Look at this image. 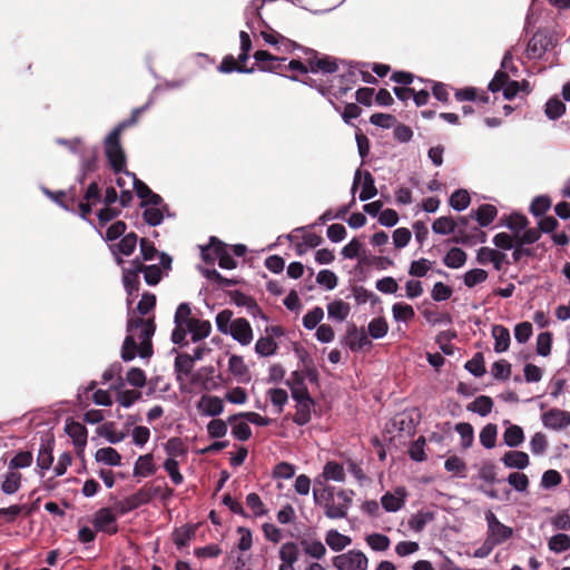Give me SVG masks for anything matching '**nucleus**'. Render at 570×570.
I'll return each instance as SVG.
<instances>
[{
  "label": "nucleus",
  "mask_w": 570,
  "mask_h": 570,
  "mask_svg": "<svg viewBox=\"0 0 570 570\" xmlns=\"http://www.w3.org/2000/svg\"><path fill=\"white\" fill-rule=\"evenodd\" d=\"M122 271V283L129 296L139 289V274L144 273L148 285H156L171 268L173 258L166 252H140L139 256L127 259L134 252H112Z\"/></svg>",
  "instance_id": "f257e3e1"
},
{
  "label": "nucleus",
  "mask_w": 570,
  "mask_h": 570,
  "mask_svg": "<svg viewBox=\"0 0 570 570\" xmlns=\"http://www.w3.org/2000/svg\"><path fill=\"white\" fill-rule=\"evenodd\" d=\"M156 326L153 318L144 320L131 315L127 323V336L125 337L121 358L125 362L132 361L138 354L141 358H148L153 354L151 337Z\"/></svg>",
  "instance_id": "f03ea898"
},
{
  "label": "nucleus",
  "mask_w": 570,
  "mask_h": 570,
  "mask_svg": "<svg viewBox=\"0 0 570 570\" xmlns=\"http://www.w3.org/2000/svg\"><path fill=\"white\" fill-rule=\"evenodd\" d=\"M500 224L511 233H499L494 236V244L499 249H523L540 238V230L529 227V219L521 213H511L500 218Z\"/></svg>",
  "instance_id": "7ed1b4c3"
},
{
  "label": "nucleus",
  "mask_w": 570,
  "mask_h": 570,
  "mask_svg": "<svg viewBox=\"0 0 570 570\" xmlns=\"http://www.w3.org/2000/svg\"><path fill=\"white\" fill-rule=\"evenodd\" d=\"M217 330L230 335L235 341L242 345H248L253 341V330L246 318H233V313L229 309L219 312L216 316Z\"/></svg>",
  "instance_id": "20e7f679"
},
{
  "label": "nucleus",
  "mask_w": 570,
  "mask_h": 570,
  "mask_svg": "<svg viewBox=\"0 0 570 570\" xmlns=\"http://www.w3.org/2000/svg\"><path fill=\"white\" fill-rule=\"evenodd\" d=\"M323 237L316 234L312 227H299L292 230L286 236H279L276 243L267 246L266 249H273L275 246H293L295 249H314L322 245Z\"/></svg>",
  "instance_id": "39448f33"
},
{
  "label": "nucleus",
  "mask_w": 570,
  "mask_h": 570,
  "mask_svg": "<svg viewBox=\"0 0 570 570\" xmlns=\"http://www.w3.org/2000/svg\"><path fill=\"white\" fill-rule=\"evenodd\" d=\"M326 493L324 503V513L328 519H344L347 515L352 504L353 491L340 490L336 493L337 502L334 499L333 488H325Z\"/></svg>",
  "instance_id": "423d86ee"
},
{
  "label": "nucleus",
  "mask_w": 570,
  "mask_h": 570,
  "mask_svg": "<svg viewBox=\"0 0 570 570\" xmlns=\"http://www.w3.org/2000/svg\"><path fill=\"white\" fill-rule=\"evenodd\" d=\"M455 222L456 229L452 238L453 243L469 247L485 243L487 234L478 226L471 225L470 217L460 216Z\"/></svg>",
  "instance_id": "0eeeda50"
},
{
  "label": "nucleus",
  "mask_w": 570,
  "mask_h": 570,
  "mask_svg": "<svg viewBox=\"0 0 570 570\" xmlns=\"http://www.w3.org/2000/svg\"><path fill=\"white\" fill-rule=\"evenodd\" d=\"M119 136L116 132H109L105 138L104 147L107 161L115 174L126 170V154L121 146Z\"/></svg>",
  "instance_id": "6e6552de"
},
{
  "label": "nucleus",
  "mask_w": 570,
  "mask_h": 570,
  "mask_svg": "<svg viewBox=\"0 0 570 570\" xmlns=\"http://www.w3.org/2000/svg\"><path fill=\"white\" fill-rule=\"evenodd\" d=\"M190 314L191 309L188 303H181L178 305L174 316L175 328L171 333V342L174 344H186L187 327L196 320L195 317H191Z\"/></svg>",
  "instance_id": "1a4fd4ad"
},
{
  "label": "nucleus",
  "mask_w": 570,
  "mask_h": 570,
  "mask_svg": "<svg viewBox=\"0 0 570 570\" xmlns=\"http://www.w3.org/2000/svg\"><path fill=\"white\" fill-rule=\"evenodd\" d=\"M485 521L488 524L487 539L494 547L502 544L512 537V528L500 522L492 511L485 513Z\"/></svg>",
  "instance_id": "9d476101"
},
{
  "label": "nucleus",
  "mask_w": 570,
  "mask_h": 570,
  "mask_svg": "<svg viewBox=\"0 0 570 570\" xmlns=\"http://www.w3.org/2000/svg\"><path fill=\"white\" fill-rule=\"evenodd\" d=\"M306 56V62L311 72L334 73L338 70L335 58L330 56H320L318 52L311 48H299Z\"/></svg>",
  "instance_id": "9b49d317"
},
{
  "label": "nucleus",
  "mask_w": 570,
  "mask_h": 570,
  "mask_svg": "<svg viewBox=\"0 0 570 570\" xmlns=\"http://www.w3.org/2000/svg\"><path fill=\"white\" fill-rule=\"evenodd\" d=\"M333 566L337 570H366L367 557L360 550H350L333 558Z\"/></svg>",
  "instance_id": "f8f14e48"
},
{
  "label": "nucleus",
  "mask_w": 570,
  "mask_h": 570,
  "mask_svg": "<svg viewBox=\"0 0 570 570\" xmlns=\"http://www.w3.org/2000/svg\"><path fill=\"white\" fill-rule=\"evenodd\" d=\"M203 266L215 268V264L223 269H234L237 267V261L230 252H200Z\"/></svg>",
  "instance_id": "ddd939ff"
},
{
  "label": "nucleus",
  "mask_w": 570,
  "mask_h": 570,
  "mask_svg": "<svg viewBox=\"0 0 570 570\" xmlns=\"http://www.w3.org/2000/svg\"><path fill=\"white\" fill-rule=\"evenodd\" d=\"M559 226V222L553 216H542L538 222L537 230L542 233L551 234V238L557 246H566L569 243V236L566 232L557 233L556 229Z\"/></svg>",
  "instance_id": "4468645a"
},
{
  "label": "nucleus",
  "mask_w": 570,
  "mask_h": 570,
  "mask_svg": "<svg viewBox=\"0 0 570 570\" xmlns=\"http://www.w3.org/2000/svg\"><path fill=\"white\" fill-rule=\"evenodd\" d=\"M344 341L353 352L362 351L372 345L365 330L363 327L358 328L354 324L347 327Z\"/></svg>",
  "instance_id": "2eb2a0df"
},
{
  "label": "nucleus",
  "mask_w": 570,
  "mask_h": 570,
  "mask_svg": "<svg viewBox=\"0 0 570 570\" xmlns=\"http://www.w3.org/2000/svg\"><path fill=\"white\" fill-rule=\"evenodd\" d=\"M542 424L550 430L560 431L570 426V412L551 409L542 414Z\"/></svg>",
  "instance_id": "dca6fc26"
},
{
  "label": "nucleus",
  "mask_w": 570,
  "mask_h": 570,
  "mask_svg": "<svg viewBox=\"0 0 570 570\" xmlns=\"http://www.w3.org/2000/svg\"><path fill=\"white\" fill-rule=\"evenodd\" d=\"M362 177H363V186H362V190L360 194V199L362 202H365V200H368V199L375 197L377 194V189L375 187V180H374L373 175L367 170L362 173L360 169H357L355 173V176H354L352 191L356 190L357 186L361 183Z\"/></svg>",
  "instance_id": "f3484780"
},
{
  "label": "nucleus",
  "mask_w": 570,
  "mask_h": 570,
  "mask_svg": "<svg viewBox=\"0 0 570 570\" xmlns=\"http://www.w3.org/2000/svg\"><path fill=\"white\" fill-rule=\"evenodd\" d=\"M197 409L202 415L215 417L224 412V402L216 395H203Z\"/></svg>",
  "instance_id": "a211bd4d"
},
{
  "label": "nucleus",
  "mask_w": 570,
  "mask_h": 570,
  "mask_svg": "<svg viewBox=\"0 0 570 570\" xmlns=\"http://www.w3.org/2000/svg\"><path fill=\"white\" fill-rule=\"evenodd\" d=\"M94 523L98 531L109 534L117 532L116 515L108 508H102L96 512Z\"/></svg>",
  "instance_id": "6ab92c4d"
},
{
  "label": "nucleus",
  "mask_w": 570,
  "mask_h": 570,
  "mask_svg": "<svg viewBox=\"0 0 570 570\" xmlns=\"http://www.w3.org/2000/svg\"><path fill=\"white\" fill-rule=\"evenodd\" d=\"M261 36L265 42L272 46L282 45L285 51H292L294 49L302 48V46L282 36L281 33L272 29L269 26H266V29L261 31Z\"/></svg>",
  "instance_id": "aec40b11"
},
{
  "label": "nucleus",
  "mask_w": 570,
  "mask_h": 570,
  "mask_svg": "<svg viewBox=\"0 0 570 570\" xmlns=\"http://www.w3.org/2000/svg\"><path fill=\"white\" fill-rule=\"evenodd\" d=\"M550 45L549 38L542 32H535L528 42L527 53L530 59L541 58Z\"/></svg>",
  "instance_id": "412c9836"
},
{
  "label": "nucleus",
  "mask_w": 570,
  "mask_h": 570,
  "mask_svg": "<svg viewBox=\"0 0 570 570\" xmlns=\"http://www.w3.org/2000/svg\"><path fill=\"white\" fill-rule=\"evenodd\" d=\"M406 491L404 488H397L394 493H385L381 498L382 507L387 512H396L402 509L405 503Z\"/></svg>",
  "instance_id": "4be33fe9"
},
{
  "label": "nucleus",
  "mask_w": 570,
  "mask_h": 570,
  "mask_svg": "<svg viewBox=\"0 0 570 570\" xmlns=\"http://www.w3.org/2000/svg\"><path fill=\"white\" fill-rule=\"evenodd\" d=\"M505 431L503 433V442L509 448H518L524 441V433L521 426L512 424L509 420L503 422Z\"/></svg>",
  "instance_id": "5701e85b"
},
{
  "label": "nucleus",
  "mask_w": 570,
  "mask_h": 570,
  "mask_svg": "<svg viewBox=\"0 0 570 570\" xmlns=\"http://www.w3.org/2000/svg\"><path fill=\"white\" fill-rule=\"evenodd\" d=\"M239 419H244L242 413L230 415L227 422L232 425V434L239 441H246L250 438L252 430L246 420L239 421Z\"/></svg>",
  "instance_id": "b1692460"
},
{
  "label": "nucleus",
  "mask_w": 570,
  "mask_h": 570,
  "mask_svg": "<svg viewBox=\"0 0 570 570\" xmlns=\"http://www.w3.org/2000/svg\"><path fill=\"white\" fill-rule=\"evenodd\" d=\"M501 461L505 468L517 470H523L530 463L529 455L522 451H509L502 456Z\"/></svg>",
  "instance_id": "393cba45"
},
{
  "label": "nucleus",
  "mask_w": 570,
  "mask_h": 570,
  "mask_svg": "<svg viewBox=\"0 0 570 570\" xmlns=\"http://www.w3.org/2000/svg\"><path fill=\"white\" fill-rule=\"evenodd\" d=\"M196 268L205 278L217 284L220 287H230V286H235L237 284L236 279L222 276L216 271V268H212L209 266H203V265H197Z\"/></svg>",
  "instance_id": "a878e982"
},
{
  "label": "nucleus",
  "mask_w": 570,
  "mask_h": 570,
  "mask_svg": "<svg viewBox=\"0 0 570 570\" xmlns=\"http://www.w3.org/2000/svg\"><path fill=\"white\" fill-rule=\"evenodd\" d=\"M313 406V399H305L296 402V413L293 416L294 423L297 425H306L311 421Z\"/></svg>",
  "instance_id": "bb28decb"
},
{
  "label": "nucleus",
  "mask_w": 570,
  "mask_h": 570,
  "mask_svg": "<svg viewBox=\"0 0 570 570\" xmlns=\"http://www.w3.org/2000/svg\"><path fill=\"white\" fill-rule=\"evenodd\" d=\"M492 336L494 338V351L497 353L505 352L510 346V332L503 325H494L492 327Z\"/></svg>",
  "instance_id": "cd10ccee"
},
{
  "label": "nucleus",
  "mask_w": 570,
  "mask_h": 570,
  "mask_svg": "<svg viewBox=\"0 0 570 570\" xmlns=\"http://www.w3.org/2000/svg\"><path fill=\"white\" fill-rule=\"evenodd\" d=\"M350 312V304L342 299H335L327 305L328 317L337 322L345 321L348 317Z\"/></svg>",
  "instance_id": "c85d7f7f"
},
{
  "label": "nucleus",
  "mask_w": 570,
  "mask_h": 570,
  "mask_svg": "<svg viewBox=\"0 0 570 570\" xmlns=\"http://www.w3.org/2000/svg\"><path fill=\"white\" fill-rule=\"evenodd\" d=\"M156 472L153 454L140 455L134 466V475L146 478Z\"/></svg>",
  "instance_id": "c756f323"
},
{
  "label": "nucleus",
  "mask_w": 570,
  "mask_h": 570,
  "mask_svg": "<svg viewBox=\"0 0 570 570\" xmlns=\"http://www.w3.org/2000/svg\"><path fill=\"white\" fill-rule=\"evenodd\" d=\"M212 332V325L208 321H203L196 318L191 324L187 327V333L191 335L193 342H199L206 338Z\"/></svg>",
  "instance_id": "7c9ffc66"
},
{
  "label": "nucleus",
  "mask_w": 570,
  "mask_h": 570,
  "mask_svg": "<svg viewBox=\"0 0 570 570\" xmlns=\"http://www.w3.org/2000/svg\"><path fill=\"white\" fill-rule=\"evenodd\" d=\"M228 368L239 382L248 381V367L242 356L232 355L228 361Z\"/></svg>",
  "instance_id": "2f4dec72"
},
{
  "label": "nucleus",
  "mask_w": 570,
  "mask_h": 570,
  "mask_svg": "<svg viewBox=\"0 0 570 570\" xmlns=\"http://www.w3.org/2000/svg\"><path fill=\"white\" fill-rule=\"evenodd\" d=\"M194 368V358L188 354H178L175 358V372L178 381L187 377Z\"/></svg>",
  "instance_id": "473e14b6"
},
{
  "label": "nucleus",
  "mask_w": 570,
  "mask_h": 570,
  "mask_svg": "<svg viewBox=\"0 0 570 570\" xmlns=\"http://www.w3.org/2000/svg\"><path fill=\"white\" fill-rule=\"evenodd\" d=\"M65 430L77 446H83L86 444L87 430L81 423L75 421L68 422Z\"/></svg>",
  "instance_id": "72a5a7b5"
},
{
  "label": "nucleus",
  "mask_w": 570,
  "mask_h": 570,
  "mask_svg": "<svg viewBox=\"0 0 570 570\" xmlns=\"http://www.w3.org/2000/svg\"><path fill=\"white\" fill-rule=\"evenodd\" d=\"M325 542L333 551L337 552L350 546L352 540L336 530H330L326 533Z\"/></svg>",
  "instance_id": "f704fd0d"
},
{
  "label": "nucleus",
  "mask_w": 570,
  "mask_h": 570,
  "mask_svg": "<svg viewBox=\"0 0 570 570\" xmlns=\"http://www.w3.org/2000/svg\"><path fill=\"white\" fill-rule=\"evenodd\" d=\"M21 479L22 475L20 472L10 470L8 468V471L4 474V480L1 484L2 492L6 494L16 493L21 487Z\"/></svg>",
  "instance_id": "c9c22d12"
},
{
  "label": "nucleus",
  "mask_w": 570,
  "mask_h": 570,
  "mask_svg": "<svg viewBox=\"0 0 570 570\" xmlns=\"http://www.w3.org/2000/svg\"><path fill=\"white\" fill-rule=\"evenodd\" d=\"M98 433L105 438L109 443L117 444L126 438V433L118 431L114 422L104 423L99 429Z\"/></svg>",
  "instance_id": "e433bc0d"
},
{
  "label": "nucleus",
  "mask_w": 570,
  "mask_h": 570,
  "mask_svg": "<svg viewBox=\"0 0 570 570\" xmlns=\"http://www.w3.org/2000/svg\"><path fill=\"white\" fill-rule=\"evenodd\" d=\"M218 70L223 73H230L233 71L252 73L254 71V67L247 68L246 65H238L234 56L227 55L223 58L218 66Z\"/></svg>",
  "instance_id": "4c0bfd02"
},
{
  "label": "nucleus",
  "mask_w": 570,
  "mask_h": 570,
  "mask_svg": "<svg viewBox=\"0 0 570 570\" xmlns=\"http://www.w3.org/2000/svg\"><path fill=\"white\" fill-rule=\"evenodd\" d=\"M498 215V209L494 205L483 204L475 212V219L480 226H489Z\"/></svg>",
  "instance_id": "58836bf2"
},
{
  "label": "nucleus",
  "mask_w": 570,
  "mask_h": 570,
  "mask_svg": "<svg viewBox=\"0 0 570 570\" xmlns=\"http://www.w3.org/2000/svg\"><path fill=\"white\" fill-rule=\"evenodd\" d=\"M98 462L110 466H119L121 464V456L114 448H101L95 455Z\"/></svg>",
  "instance_id": "ea45409f"
},
{
  "label": "nucleus",
  "mask_w": 570,
  "mask_h": 570,
  "mask_svg": "<svg viewBox=\"0 0 570 570\" xmlns=\"http://www.w3.org/2000/svg\"><path fill=\"white\" fill-rule=\"evenodd\" d=\"M322 475L328 481L343 482L345 480L344 466L337 462L330 461L324 465Z\"/></svg>",
  "instance_id": "a19ab883"
},
{
  "label": "nucleus",
  "mask_w": 570,
  "mask_h": 570,
  "mask_svg": "<svg viewBox=\"0 0 570 570\" xmlns=\"http://www.w3.org/2000/svg\"><path fill=\"white\" fill-rule=\"evenodd\" d=\"M456 229V222L450 216H442L435 219L432 224V230L435 234L441 235H449L454 234L455 235Z\"/></svg>",
  "instance_id": "79ce46f5"
},
{
  "label": "nucleus",
  "mask_w": 570,
  "mask_h": 570,
  "mask_svg": "<svg viewBox=\"0 0 570 570\" xmlns=\"http://www.w3.org/2000/svg\"><path fill=\"white\" fill-rule=\"evenodd\" d=\"M493 407V401L490 396L481 395L478 396L471 404L468 405V410L478 413L481 416H487L491 413Z\"/></svg>",
  "instance_id": "37998d69"
},
{
  "label": "nucleus",
  "mask_w": 570,
  "mask_h": 570,
  "mask_svg": "<svg viewBox=\"0 0 570 570\" xmlns=\"http://www.w3.org/2000/svg\"><path fill=\"white\" fill-rule=\"evenodd\" d=\"M551 208V198L547 195H540L532 199L529 212L535 217H542Z\"/></svg>",
  "instance_id": "c03bdc74"
},
{
  "label": "nucleus",
  "mask_w": 570,
  "mask_h": 570,
  "mask_svg": "<svg viewBox=\"0 0 570 570\" xmlns=\"http://www.w3.org/2000/svg\"><path fill=\"white\" fill-rule=\"evenodd\" d=\"M357 82V72L353 69H348L346 72L337 77V91L338 94L345 95L353 86Z\"/></svg>",
  "instance_id": "a18cd8bd"
},
{
  "label": "nucleus",
  "mask_w": 570,
  "mask_h": 570,
  "mask_svg": "<svg viewBox=\"0 0 570 570\" xmlns=\"http://www.w3.org/2000/svg\"><path fill=\"white\" fill-rule=\"evenodd\" d=\"M548 548L554 553H562L570 549V537L566 533H557L548 540Z\"/></svg>",
  "instance_id": "49530a36"
},
{
  "label": "nucleus",
  "mask_w": 570,
  "mask_h": 570,
  "mask_svg": "<svg viewBox=\"0 0 570 570\" xmlns=\"http://www.w3.org/2000/svg\"><path fill=\"white\" fill-rule=\"evenodd\" d=\"M497 435H498V428L493 423H488L483 426V429L480 432L479 439L480 443L485 449H493L497 443Z\"/></svg>",
  "instance_id": "de8ad7c7"
},
{
  "label": "nucleus",
  "mask_w": 570,
  "mask_h": 570,
  "mask_svg": "<svg viewBox=\"0 0 570 570\" xmlns=\"http://www.w3.org/2000/svg\"><path fill=\"white\" fill-rule=\"evenodd\" d=\"M434 520V513L431 511H419L413 514L409 521L412 530L420 532L425 525Z\"/></svg>",
  "instance_id": "09e8293b"
},
{
  "label": "nucleus",
  "mask_w": 570,
  "mask_h": 570,
  "mask_svg": "<svg viewBox=\"0 0 570 570\" xmlns=\"http://www.w3.org/2000/svg\"><path fill=\"white\" fill-rule=\"evenodd\" d=\"M454 430L459 433L461 439V446L469 449L472 446L474 441V430L470 423L460 422L455 425Z\"/></svg>",
  "instance_id": "8fccbe9b"
},
{
  "label": "nucleus",
  "mask_w": 570,
  "mask_h": 570,
  "mask_svg": "<svg viewBox=\"0 0 570 570\" xmlns=\"http://www.w3.org/2000/svg\"><path fill=\"white\" fill-rule=\"evenodd\" d=\"M147 109V105L146 106H142V107H138V108H135L132 111H131V115L128 119H125L122 121H120L112 130L111 132H116L117 136L121 137V134L127 129V128H130L132 126H135L141 114Z\"/></svg>",
  "instance_id": "3c124183"
},
{
  "label": "nucleus",
  "mask_w": 570,
  "mask_h": 570,
  "mask_svg": "<svg viewBox=\"0 0 570 570\" xmlns=\"http://www.w3.org/2000/svg\"><path fill=\"white\" fill-rule=\"evenodd\" d=\"M147 109V105L146 106H142V107H138V108H135L132 111H131V115L128 119H125L122 121H120L112 130L111 132H116L117 136L121 137V134L127 129V128H130L132 126H135L141 114Z\"/></svg>",
  "instance_id": "603ef678"
},
{
  "label": "nucleus",
  "mask_w": 570,
  "mask_h": 570,
  "mask_svg": "<svg viewBox=\"0 0 570 570\" xmlns=\"http://www.w3.org/2000/svg\"><path fill=\"white\" fill-rule=\"evenodd\" d=\"M301 544L304 552L314 559H322L326 553V548L320 540H303Z\"/></svg>",
  "instance_id": "864d4df0"
},
{
  "label": "nucleus",
  "mask_w": 570,
  "mask_h": 570,
  "mask_svg": "<svg viewBox=\"0 0 570 570\" xmlns=\"http://www.w3.org/2000/svg\"><path fill=\"white\" fill-rule=\"evenodd\" d=\"M254 58L256 60V65L261 71H265L266 67H276L279 63V58L277 56H273L267 50H257L254 53Z\"/></svg>",
  "instance_id": "5fc2aeb1"
},
{
  "label": "nucleus",
  "mask_w": 570,
  "mask_h": 570,
  "mask_svg": "<svg viewBox=\"0 0 570 570\" xmlns=\"http://www.w3.org/2000/svg\"><path fill=\"white\" fill-rule=\"evenodd\" d=\"M392 314H393V318L396 322H404V323L411 321L415 316L413 307L405 303H395L392 306Z\"/></svg>",
  "instance_id": "6e6d98bb"
},
{
  "label": "nucleus",
  "mask_w": 570,
  "mask_h": 570,
  "mask_svg": "<svg viewBox=\"0 0 570 570\" xmlns=\"http://www.w3.org/2000/svg\"><path fill=\"white\" fill-rule=\"evenodd\" d=\"M279 558L283 561L282 564L294 566L298 560V548L294 542H286L279 549Z\"/></svg>",
  "instance_id": "4d7b16f0"
},
{
  "label": "nucleus",
  "mask_w": 570,
  "mask_h": 570,
  "mask_svg": "<svg viewBox=\"0 0 570 570\" xmlns=\"http://www.w3.org/2000/svg\"><path fill=\"white\" fill-rule=\"evenodd\" d=\"M444 469L452 473L454 476L464 478L466 471V464L458 455L449 456L444 462Z\"/></svg>",
  "instance_id": "13d9d810"
},
{
  "label": "nucleus",
  "mask_w": 570,
  "mask_h": 570,
  "mask_svg": "<svg viewBox=\"0 0 570 570\" xmlns=\"http://www.w3.org/2000/svg\"><path fill=\"white\" fill-rule=\"evenodd\" d=\"M276 351L277 343L271 336L261 337L255 344V352L261 356L274 355Z\"/></svg>",
  "instance_id": "bf43d9fd"
},
{
  "label": "nucleus",
  "mask_w": 570,
  "mask_h": 570,
  "mask_svg": "<svg viewBox=\"0 0 570 570\" xmlns=\"http://www.w3.org/2000/svg\"><path fill=\"white\" fill-rule=\"evenodd\" d=\"M544 112L549 119H558L566 112V105L558 97H552L547 101Z\"/></svg>",
  "instance_id": "052dcab7"
},
{
  "label": "nucleus",
  "mask_w": 570,
  "mask_h": 570,
  "mask_svg": "<svg viewBox=\"0 0 570 570\" xmlns=\"http://www.w3.org/2000/svg\"><path fill=\"white\" fill-rule=\"evenodd\" d=\"M471 202L470 194L465 189H458L455 190L451 197H450V206L455 210H463L465 209Z\"/></svg>",
  "instance_id": "680f3d73"
},
{
  "label": "nucleus",
  "mask_w": 570,
  "mask_h": 570,
  "mask_svg": "<svg viewBox=\"0 0 570 570\" xmlns=\"http://www.w3.org/2000/svg\"><path fill=\"white\" fill-rule=\"evenodd\" d=\"M488 278V273L482 268H474L468 271L463 275V283L466 287L472 288L483 282Z\"/></svg>",
  "instance_id": "e2e57ef3"
},
{
  "label": "nucleus",
  "mask_w": 570,
  "mask_h": 570,
  "mask_svg": "<svg viewBox=\"0 0 570 570\" xmlns=\"http://www.w3.org/2000/svg\"><path fill=\"white\" fill-rule=\"evenodd\" d=\"M387 331L389 326L383 317H375L368 323V334L374 340L384 337Z\"/></svg>",
  "instance_id": "0e129e2a"
},
{
  "label": "nucleus",
  "mask_w": 570,
  "mask_h": 570,
  "mask_svg": "<svg viewBox=\"0 0 570 570\" xmlns=\"http://www.w3.org/2000/svg\"><path fill=\"white\" fill-rule=\"evenodd\" d=\"M228 422L220 419H214L207 424V433L212 439H220L227 434Z\"/></svg>",
  "instance_id": "69168bd1"
},
{
  "label": "nucleus",
  "mask_w": 570,
  "mask_h": 570,
  "mask_svg": "<svg viewBox=\"0 0 570 570\" xmlns=\"http://www.w3.org/2000/svg\"><path fill=\"white\" fill-rule=\"evenodd\" d=\"M324 317V311L320 306H315L303 316V325L307 330H314Z\"/></svg>",
  "instance_id": "338daca9"
},
{
  "label": "nucleus",
  "mask_w": 570,
  "mask_h": 570,
  "mask_svg": "<svg viewBox=\"0 0 570 570\" xmlns=\"http://www.w3.org/2000/svg\"><path fill=\"white\" fill-rule=\"evenodd\" d=\"M165 451L168 458H174L175 460L179 456H185L186 453L184 443L178 438L169 439L165 444Z\"/></svg>",
  "instance_id": "774afa93"
}]
</instances>
